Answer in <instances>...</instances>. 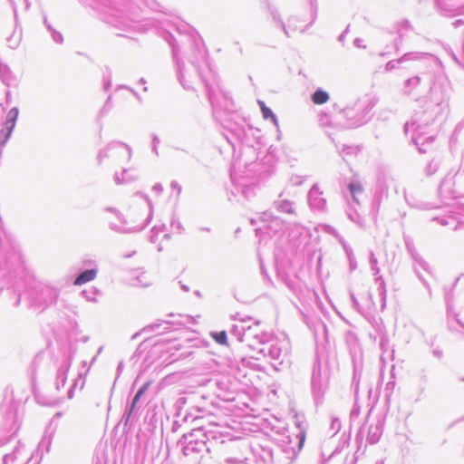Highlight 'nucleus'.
<instances>
[{
  "instance_id": "1",
  "label": "nucleus",
  "mask_w": 464,
  "mask_h": 464,
  "mask_svg": "<svg viewBox=\"0 0 464 464\" xmlns=\"http://www.w3.org/2000/svg\"><path fill=\"white\" fill-rule=\"evenodd\" d=\"M173 28L179 34V39H177L169 31H165L162 37L171 48L172 59L180 84L184 89L191 90L194 80L199 79L205 85L213 117L225 124L224 116L235 111L234 102L222 90L219 79L209 63L203 41L195 34L188 33L190 28L188 24H175ZM224 126L228 128L227 125Z\"/></svg>"
},
{
  "instance_id": "2",
  "label": "nucleus",
  "mask_w": 464,
  "mask_h": 464,
  "mask_svg": "<svg viewBox=\"0 0 464 464\" xmlns=\"http://www.w3.org/2000/svg\"><path fill=\"white\" fill-rule=\"evenodd\" d=\"M451 88L447 80H437L430 88L429 93L421 101L422 110L416 112L410 121L404 124V132L411 130L412 143L420 153H426L434 142L436 134L426 129L450 110Z\"/></svg>"
},
{
  "instance_id": "3",
  "label": "nucleus",
  "mask_w": 464,
  "mask_h": 464,
  "mask_svg": "<svg viewBox=\"0 0 464 464\" xmlns=\"http://www.w3.org/2000/svg\"><path fill=\"white\" fill-rule=\"evenodd\" d=\"M79 2L96 12L98 18L118 30L121 36L124 33L140 32L143 20L140 7L133 0H79ZM151 10H157L155 0H142Z\"/></svg>"
},
{
  "instance_id": "4",
  "label": "nucleus",
  "mask_w": 464,
  "mask_h": 464,
  "mask_svg": "<svg viewBox=\"0 0 464 464\" xmlns=\"http://www.w3.org/2000/svg\"><path fill=\"white\" fill-rule=\"evenodd\" d=\"M268 340L258 348L257 352L264 356H267L272 361V365L276 370H280V366L288 365L290 345L286 338L279 339L272 334Z\"/></svg>"
},
{
  "instance_id": "5",
  "label": "nucleus",
  "mask_w": 464,
  "mask_h": 464,
  "mask_svg": "<svg viewBox=\"0 0 464 464\" xmlns=\"http://www.w3.org/2000/svg\"><path fill=\"white\" fill-rule=\"evenodd\" d=\"M329 376L327 362H323L319 356H316L313 364L311 376V392L316 406L324 402V393L328 387Z\"/></svg>"
},
{
  "instance_id": "6",
  "label": "nucleus",
  "mask_w": 464,
  "mask_h": 464,
  "mask_svg": "<svg viewBox=\"0 0 464 464\" xmlns=\"http://www.w3.org/2000/svg\"><path fill=\"white\" fill-rule=\"evenodd\" d=\"M251 169L246 171V175L237 176L231 172L230 178L232 181V188L228 194V199L241 201L242 199H250L256 195L257 188V178L255 175H250Z\"/></svg>"
},
{
  "instance_id": "7",
  "label": "nucleus",
  "mask_w": 464,
  "mask_h": 464,
  "mask_svg": "<svg viewBox=\"0 0 464 464\" xmlns=\"http://www.w3.org/2000/svg\"><path fill=\"white\" fill-rule=\"evenodd\" d=\"M208 440L207 432L202 428H196L183 434L178 444L181 446L182 453L185 456H198L204 451H209L207 446Z\"/></svg>"
},
{
  "instance_id": "8",
  "label": "nucleus",
  "mask_w": 464,
  "mask_h": 464,
  "mask_svg": "<svg viewBox=\"0 0 464 464\" xmlns=\"http://www.w3.org/2000/svg\"><path fill=\"white\" fill-rule=\"evenodd\" d=\"M373 105L366 100H358L352 106L343 110L349 128H355L366 123L371 119V111Z\"/></svg>"
},
{
  "instance_id": "9",
  "label": "nucleus",
  "mask_w": 464,
  "mask_h": 464,
  "mask_svg": "<svg viewBox=\"0 0 464 464\" xmlns=\"http://www.w3.org/2000/svg\"><path fill=\"white\" fill-rule=\"evenodd\" d=\"M371 411L372 410L369 411L365 422L360 427L359 431L356 434L355 440L358 444L362 442L365 433L367 442L370 444H376L382 435L385 422L384 417L377 415L375 418L371 420Z\"/></svg>"
},
{
  "instance_id": "10",
  "label": "nucleus",
  "mask_w": 464,
  "mask_h": 464,
  "mask_svg": "<svg viewBox=\"0 0 464 464\" xmlns=\"http://www.w3.org/2000/svg\"><path fill=\"white\" fill-rule=\"evenodd\" d=\"M24 272L23 262L20 254L14 249L7 251L4 256L0 254V280H12L20 276Z\"/></svg>"
},
{
  "instance_id": "11",
  "label": "nucleus",
  "mask_w": 464,
  "mask_h": 464,
  "mask_svg": "<svg viewBox=\"0 0 464 464\" xmlns=\"http://www.w3.org/2000/svg\"><path fill=\"white\" fill-rule=\"evenodd\" d=\"M58 297V291L49 285H39L31 292L30 298L32 305L43 310L54 303Z\"/></svg>"
},
{
  "instance_id": "12",
  "label": "nucleus",
  "mask_w": 464,
  "mask_h": 464,
  "mask_svg": "<svg viewBox=\"0 0 464 464\" xmlns=\"http://www.w3.org/2000/svg\"><path fill=\"white\" fill-rule=\"evenodd\" d=\"M19 115L18 107L11 108L5 116V121L3 123V127L0 130V147L5 146L7 141L12 136V133L15 128L16 121Z\"/></svg>"
},
{
  "instance_id": "13",
  "label": "nucleus",
  "mask_w": 464,
  "mask_h": 464,
  "mask_svg": "<svg viewBox=\"0 0 464 464\" xmlns=\"http://www.w3.org/2000/svg\"><path fill=\"white\" fill-rule=\"evenodd\" d=\"M260 323L257 321L254 325H247L246 329V342L254 350H258L260 346L268 340L271 333L259 329Z\"/></svg>"
},
{
  "instance_id": "14",
  "label": "nucleus",
  "mask_w": 464,
  "mask_h": 464,
  "mask_svg": "<svg viewBox=\"0 0 464 464\" xmlns=\"http://www.w3.org/2000/svg\"><path fill=\"white\" fill-rule=\"evenodd\" d=\"M138 194L140 195V197H142L148 203L149 214H148L145 221L140 226H135V227H121V226L117 225L116 223L111 222L109 224V227L111 230L121 233V234L135 233V232H140V231L143 230L150 224V222L151 221V219L153 218L152 202L150 201V199L149 198V197L146 194H142V193H138Z\"/></svg>"
},
{
  "instance_id": "15",
  "label": "nucleus",
  "mask_w": 464,
  "mask_h": 464,
  "mask_svg": "<svg viewBox=\"0 0 464 464\" xmlns=\"http://www.w3.org/2000/svg\"><path fill=\"white\" fill-rule=\"evenodd\" d=\"M373 328H374L375 333L374 334L370 333L369 334L370 338L373 339L374 342H376L377 339L379 338V346H380V349L382 350V353H386L389 352L393 353V350L392 349V347L390 345L389 336H388L386 328H385L382 321V320L375 321L373 324Z\"/></svg>"
},
{
  "instance_id": "16",
  "label": "nucleus",
  "mask_w": 464,
  "mask_h": 464,
  "mask_svg": "<svg viewBox=\"0 0 464 464\" xmlns=\"http://www.w3.org/2000/svg\"><path fill=\"white\" fill-rule=\"evenodd\" d=\"M73 353V352H70L68 354H64L61 362L58 365L54 383L57 391H60L61 388L63 387L66 382L67 374L72 365Z\"/></svg>"
},
{
  "instance_id": "17",
  "label": "nucleus",
  "mask_w": 464,
  "mask_h": 464,
  "mask_svg": "<svg viewBox=\"0 0 464 464\" xmlns=\"http://www.w3.org/2000/svg\"><path fill=\"white\" fill-rule=\"evenodd\" d=\"M318 184H314L308 191L307 200L309 207L314 211L323 212L326 209V199Z\"/></svg>"
},
{
  "instance_id": "18",
  "label": "nucleus",
  "mask_w": 464,
  "mask_h": 464,
  "mask_svg": "<svg viewBox=\"0 0 464 464\" xmlns=\"http://www.w3.org/2000/svg\"><path fill=\"white\" fill-rule=\"evenodd\" d=\"M449 176L450 173L441 180L438 191L441 201L446 205H450V200H454L459 197L453 188L454 182L452 178Z\"/></svg>"
},
{
  "instance_id": "19",
  "label": "nucleus",
  "mask_w": 464,
  "mask_h": 464,
  "mask_svg": "<svg viewBox=\"0 0 464 464\" xmlns=\"http://www.w3.org/2000/svg\"><path fill=\"white\" fill-rule=\"evenodd\" d=\"M369 263L371 266V270L372 271V274L374 276V282L377 285V291L381 298L383 300L386 299V286L384 279L382 276H379L380 273V267L378 266V260L375 257L372 251H370L369 254Z\"/></svg>"
},
{
  "instance_id": "20",
  "label": "nucleus",
  "mask_w": 464,
  "mask_h": 464,
  "mask_svg": "<svg viewBox=\"0 0 464 464\" xmlns=\"http://www.w3.org/2000/svg\"><path fill=\"white\" fill-rule=\"evenodd\" d=\"M431 220L437 221L440 226L450 227L454 231L464 228V222L453 216L435 217Z\"/></svg>"
},
{
  "instance_id": "21",
  "label": "nucleus",
  "mask_w": 464,
  "mask_h": 464,
  "mask_svg": "<svg viewBox=\"0 0 464 464\" xmlns=\"http://www.w3.org/2000/svg\"><path fill=\"white\" fill-rule=\"evenodd\" d=\"M405 246L408 253L411 256L412 260L420 266L424 271H429V264L418 254L412 241L406 239Z\"/></svg>"
},
{
  "instance_id": "22",
  "label": "nucleus",
  "mask_w": 464,
  "mask_h": 464,
  "mask_svg": "<svg viewBox=\"0 0 464 464\" xmlns=\"http://www.w3.org/2000/svg\"><path fill=\"white\" fill-rule=\"evenodd\" d=\"M265 4H266V9L268 10V12L270 13V15L272 17V20L273 22L275 23L276 26L279 27L283 32L284 34L286 35V36H289V33H288V29L287 27L285 26V23L283 22L282 18H281V15L279 14V12L277 11V9L276 7H274L268 0H265Z\"/></svg>"
},
{
  "instance_id": "23",
  "label": "nucleus",
  "mask_w": 464,
  "mask_h": 464,
  "mask_svg": "<svg viewBox=\"0 0 464 464\" xmlns=\"http://www.w3.org/2000/svg\"><path fill=\"white\" fill-rule=\"evenodd\" d=\"M282 193L279 195V198L275 200L273 203L274 208L281 213L295 214V202L288 199H283Z\"/></svg>"
},
{
  "instance_id": "24",
  "label": "nucleus",
  "mask_w": 464,
  "mask_h": 464,
  "mask_svg": "<svg viewBox=\"0 0 464 464\" xmlns=\"http://www.w3.org/2000/svg\"><path fill=\"white\" fill-rule=\"evenodd\" d=\"M117 146H122V147L126 148V150L128 151V160H130L131 155H132L131 148L126 143L120 142V141H113V142L110 143L106 148L100 150L99 154H98L99 163H101L103 159H105L109 156L108 152L111 149L115 148Z\"/></svg>"
},
{
  "instance_id": "25",
  "label": "nucleus",
  "mask_w": 464,
  "mask_h": 464,
  "mask_svg": "<svg viewBox=\"0 0 464 464\" xmlns=\"http://www.w3.org/2000/svg\"><path fill=\"white\" fill-rule=\"evenodd\" d=\"M138 179V175L133 173L131 169H123L121 173L114 174V181L117 185L132 182Z\"/></svg>"
},
{
  "instance_id": "26",
  "label": "nucleus",
  "mask_w": 464,
  "mask_h": 464,
  "mask_svg": "<svg viewBox=\"0 0 464 464\" xmlns=\"http://www.w3.org/2000/svg\"><path fill=\"white\" fill-rule=\"evenodd\" d=\"M162 324H165L166 326L164 327L162 332H160V334H162V333L166 332L167 330H169L172 324L169 321H161L160 323H154V324H149V325L143 327L141 329V331L134 334L131 336V340H135L136 338H138V336H140L141 333H150V332L159 331V329L160 328V326Z\"/></svg>"
},
{
  "instance_id": "27",
  "label": "nucleus",
  "mask_w": 464,
  "mask_h": 464,
  "mask_svg": "<svg viewBox=\"0 0 464 464\" xmlns=\"http://www.w3.org/2000/svg\"><path fill=\"white\" fill-rule=\"evenodd\" d=\"M1 82L9 88L15 82V76L7 64L0 63Z\"/></svg>"
},
{
  "instance_id": "28",
  "label": "nucleus",
  "mask_w": 464,
  "mask_h": 464,
  "mask_svg": "<svg viewBox=\"0 0 464 464\" xmlns=\"http://www.w3.org/2000/svg\"><path fill=\"white\" fill-rule=\"evenodd\" d=\"M97 268H91L82 271L74 279V285H81L93 280L97 276Z\"/></svg>"
},
{
  "instance_id": "29",
  "label": "nucleus",
  "mask_w": 464,
  "mask_h": 464,
  "mask_svg": "<svg viewBox=\"0 0 464 464\" xmlns=\"http://www.w3.org/2000/svg\"><path fill=\"white\" fill-rule=\"evenodd\" d=\"M17 278H18V276L13 277L12 280H8V278L5 279V281L4 280H0V284H1L0 290H3V288L5 285H10V286H7V289L9 290L10 287H12L13 291L16 295V299H15V301L14 303V306H18V304H20V299H21V295H22L21 292L17 289V285H18Z\"/></svg>"
},
{
  "instance_id": "30",
  "label": "nucleus",
  "mask_w": 464,
  "mask_h": 464,
  "mask_svg": "<svg viewBox=\"0 0 464 464\" xmlns=\"http://www.w3.org/2000/svg\"><path fill=\"white\" fill-rule=\"evenodd\" d=\"M432 55L429 53L409 52L401 56L403 63L409 61H425L432 59Z\"/></svg>"
},
{
  "instance_id": "31",
  "label": "nucleus",
  "mask_w": 464,
  "mask_h": 464,
  "mask_svg": "<svg viewBox=\"0 0 464 464\" xmlns=\"http://www.w3.org/2000/svg\"><path fill=\"white\" fill-rule=\"evenodd\" d=\"M329 93L321 88L315 90L314 92L311 95L312 102L317 105L326 103L329 101Z\"/></svg>"
},
{
  "instance_id": "32",
  "label": "nucleus",
  "mask_w": 464,
  "mask_h": 464,
  "mask_svg": "<svg viewBox=\"0 0 464 464\" xmlns=\"http://www.w3.org/2000/svg\"><path fill=\"white\" fill-rule=\"evenodd\" d=\"M420 81H421V79L418 75H415L413 77L407 79L404 82L403 92L408 95L411 94V92L413 90H415L420 85Z\"/></svg>"
},
{
  "instance_id": "33",
  "label": "nucleus",
  "mask_w": 464,
  "mask_h": 464,
  "mask_svg": "<svg viewBox=\"0 0 464 464\" xmlns=\"http://www.w3.org/2000/svg\"><path fill=\"white\" fill-rule=\"evenodd\" d=\"M348 189L351 193V196L353 198V200L355 202V203H359V200L357 198V195H360L363 192V188L361 184L360 181L358 180H352L349 184H348Z\"/></svg>"
},
{
  "instance_id": "34",
  "label": "nucleus",
  "mask_w": 464,
  "mask_h": 464,
  "mask_svg": "<svg viewBox=\"0 0 464 464\" xmlns=\"http://www.w3.org/2000/svg\"><path fill=\"white\" fill-rule=\"evenodd\" d=\"M137 401L131 400L130 405L127 406L125 412L121 418V421L124 422L125 426L128 425V423L130 421L132 415L135 413L137 410Z\"/></svg>"
},
{
  "instance_id": "35",
  "label": "nucleus",
  "mask_w": 464,
  "mask_h": 464,
  "mask_svg": "<svg viewBox=\"0 0 464 464\" xmlns=\"http://www.w3.org/2000/svg\"><path fill=\"white\" fill-rule=\"evenodd\" d=\"M246 329L245 325H233L230 334L237 337L238 342H246Z\"/></svg>"
},
{
  "instance_id": "36",
  "label": "nucleus",
  "mask_w": 464,
  "mask_h": 464,
  "mask_svg": "<svg viewBox=\"0 0 464 464\" xmlns=\"http://www.w3.org/2000/svg\"><path fill=\"white\" fill-rule=\"evenodd\" d=\"M111 70L106 66L102 72L103 90L107 92L111 87Z\"/></svg>"
},
{
  "instance_id": "37",
  "label": "nucleus",
  "mask_w": 464,
  "mask_h": 464,
  "mask_svg": "<svg viewBox=\"0 0 464 464\" xmlns=\"http://www.w3.org/2000/svg\"><path fill=\"white\" fill-rule=\"evenodd\" d=\"M440 166V159H432L426 167V174L428 176H431L435 174Z\"/></svg>"
},
{
  "instance_id": "38",
  "label": "nucleus",
  "mask_w": 464,
  "mask_h": 464,
  "mask_svg": "<svg viewBox=\"0 0 464 464\" xmlns=\"http://www.w3.org/2000/svg\"><path fill=\"white\" fill-rule=\"evenodd\" d=\"M210 335L218 344L224 345L227 343V335L226 331L212 332Z\"/></svg>"
},
{
  "instance_id": "39",
  "label": "nucleus",
  "mask_w": 464,
  "mask_h": 464,
  "mask_svg": "<svg viewBox=\"0 0 464 464\" xmlns=\"http://www.w3.org/2000/svg\"><path fill=\"white\" fill-rule=\"evenodd\" d=\"M151 382H144L140 388L139 390L137 391V392L135 393V395L133 396L132 398V401H135L137 402L140 401V398L145 394V392H147L149 387L150 386Z\"/></svg>"
},
{
  "instance_id": "40",
  "label": "nucleus",
  "mask_w": 464,
  "mask_h": 464,
  "mask_svg": "<svg viewBox=\"0 0 464 464\" xmlns=\"http://www.w3.org/2000/svg\"><path fill=\"white\" fill-rule=\"evenodd\" d=\"M151 382H144L140 388L139 390L137 391V392L135 393V395L133 396L132 398V401H135L137 402L140 401V398L145 394V392H147L149 387L150 386Z\"/></svg>"
},
{
  "instance_id": "41",
  "label": "nucleus",
  "mask_w": 464,
  "mask_h": 464,
  "mask_svg": "<svg viewBox=\"0 0 464 464\" xmlns=\"http://www.w3.org/2000/svg\"><path fill=\"white\" fill-rule=\"evenodd\" d=\"M151 382H144L140 388L139 390L137 391V392L135 393V395L133 396L132 398V401H135L137 402L140 401V398L145 394V392H147L149 387L150 386Z\"/></svg>"
},
{
  "instance_id": "42",
  "label": "nucleus",
  "mask_w": 464,
  "mask_h": 464,
  "mask_svg": "<svg viewBox=\"0 0 464 464\" xmlns=\"http://www.w3.org/2000/svg\"><path fill=\"white\" fill-rule=\"evenodd\" d=\"M262 115H263L264 119H266V120L270 119L273 121V123L275 124V126H276V127L278 126L277 118L270 108H268V107L263 108Z\"/></svg>"
},
{
  "instance_id": "43",
  "label": "nucleus",
  "mask_w": 464,
  "mask_h": 464,
  "mask_svg": "<svg viewBox=\"0 0 464 464\" xmlns=\"http://www.w3.org/2000/svg\"><path fill=\"white\" fill-rule=\"evenodd\" d=\"M47 30L50 32L53 42L56 44H63V37L60 32L56 31L51 24H47Z\"/></svg>"
},
{
  "instance_id": "44",
  "label": "nucleus",
  "mask_w": 464,
  "mask_h": 464,
  "mask_svg": "<svg viewBox=\"0 0 464 464\" xmlns=\"http://www.w3.org/2000/svg\"><path fill=\"white\" fill-rule=\"evenodd\" d=\"M402 63H403V62L401 57L398 59L391 60L385 64L384 70L386 72H392V71L399 68L401 66V64H402Z\"/></svg>"
},
{
  "instance_id": "45",
  "label": "nucleus",
  "mask_w": 464,
  "mask_h": 464,
  "mask_svg": "<svg viewBox=\"0 0 464 464\" xmlns=\"http://www.w3.org/2000/svg\"><path fill=\"white\" fill-rule=\"evenodd\" d=\"M358 151L359 149L357 147L343 145L339 153L344 159L345 156L357 154Z\"/></svg>"
},
{
  "instance_id": "46",
  "label": "nucleus",
  "mask_w": 464,
  "mask_h": 464,
  "mask_svg": "<svg viewBox=\"0 0 464 464\" xmlns=\"http://www.w3.org/2000/svg\"><path fill=\"white\" fill-rule=\"evenodd\" d=\"M165 229V225H162L161 227H157V226H154L152 228H151V231H150V241L151 243H155L156 242V239H157V237L158 235L163 231Z\"/></svg>"
},
{
  "instance_id": "47",
  "label": "nucleus",
  "mask_w": 464,
  "mask_h": 464,
  "mask_svg": "<svg viewBox=\"0 0 464 464\" xmlns=\"http://www.w3.org/2000/svg\"><path fill=\"white\" fill-rule=\"evenodd\" d=\"M11 103H12L11 91L9 89H7L5 91V101L0 102V107L2 108L3 111H5L10 106Z\"/></svg>"
},
{
  "instance_id": "48",
  "label": "nucleus",
  "mask_w": 464,
  "mask_h": 464,
  "mask_svg": "<svg viewBox=\"0 0 464 464\" xmlns=\"http://www.w3.org/2000/svg\"><path fill=\"white\" fill-rule=\"evenodd\" d=\"M341 420L338 418H333L331 421L330 430L333 435L336 434L341 429Z\"/></svg>"
},
{
  "instance_id": "49",
  "label": "nucleus",
  "mask_w": 464,
  "mask_h": 464,
  "mask_svg": "<svg viewBox=\"0 0 464 464\" xmlns=\"http://www.w3.org/2000/svg\"><path fill=\"white\" fill-rule=\"evenodd\" d=\"M271 225L265 224L263 227L256 228V235L259 237L261 234H267L271 237Z\"/></svg>"
},
{
  "instance_id": "50",
  "label": "nucleus",
  "mask_w": 464,
  "mask_h": 464,
  "mask_svg": "<svg viewBox=\"0 0 464 464\" xmlns=\"http://www.w3.org/2000/svg\"><path fill=\"white\" fill-rule=\"evenodd\" d=\"M296 425L299 429V432L297 435L299 438V445H300V447H302V445L304 441V439H305V432H304V429L302 427V424L299 420H297Z\"/></svg>"
},
{
  "instance_id": "51",
  "label": "nucleus",
  "mask_w": 464,
  "mask_h": 464,
  "mask_svg": "<svg viewBox=\"0 0 464 464\" xmlns=\"http://www.w3.org/2000/svg\"><path fill=\"white\" fill-rule=\"evenodd\" d=\"M171 227L176 229L179 234L183 232L184 227H182V224L180 221L176 218L175 217L171 219Z\"/></svg>"
},
{
  "instance_id": "52",
  "label": "nucleus",
  "mask_w": 464,
  "mask_h": 464,
  "mask_svg": "<svg viewBox=\"0 0 464 464\" xmlns=\"http://www.w3.org/2000/svg\"><path fill=\"white\" fill-rule=\"evenodd\" d=\"M359 415H360V407L357 403H354L353 406V409L351 411V413H350L351 421L357 419L359 417Z\"/></svg>"
},
{
  "instance_id": "53",
  "label": "nucleus",
  "mask_w": 464,
  "mask_h": 464,
  "mask_svg": "<svg viewBox=\"0 0 464 464\" xmlns=\"http://www.w3.org/2000/svg\"><path fill=\"white\" fill-rule=\"evenodd\" d=\"M52 439L50 437H44L41 440L39 447L44 448L45 447L46 451L48 452L51 447Z\"/></svg>"
},
{
  "instance_id": "54",
  "label": "nucleus",
  "mask_w": 464,
  "mask_h": 464,
  "mask_svg": "<svg viewBox=\"0 0 464 464\" xmlns=\"http://www.w3.org/2000/svg\"><path fill=\"white\" fill-rule=\"evenodd\" d=\"M352 384L354 387L355 397H357L358 391H359V380L357 379V369L356 368H354V371H353V378Z\"/></svg>"
},
{
  "instance_id": "55",
  "label": "nucleus",
  "mask_w": 464,
  "mask_h": 464,
  "mask_svg": "<svg viewBox=\"0 0 464 464\" xmlns=\"http://www.w3.org/2000/svg\"><path fill=\"white\" fill-rule=\"evenodd\" d=\"M261 219L263 222L266 223L267 221H271L272 223H276V224H278V219L277 218H273L271 214L268 213V212H264L261 216Z\"/></svg>"
},
{
  "instance_id": "56",
  "label": "nucleus",
  "mask_w": 464,
  "mask_h": 464,
  "mask_svg": "<svg viewBox=\"0 0 464 464\" xmlns=\"http://www.w3.org/2000/svg\"><path fill=\"white\" fill-rule=\"evenodd\" d=\"M15 451H16V449L14 450V451L12 454H5L3 457V463L8 464L10 461L14 462L16 459Z\"/></svg>"
},
{
  "instance_id": "57",
  "label": "nucleus",
  "mask_w": 464,
  "mask_h": 464,
  "mask_svg": "<svg viewBox=\"0 0 464 464\" xmlns=\"http://www.w3.org/2000/svg\"><path fill=\"white\" fill-rule=\"evenodd\" d=\"M107 210L111 211V212H114L116 214V217H117L118 220L121 224H123V225L127 224V220L125 219L124 216L121 213H120L119 211H117L116 209H114L112 208H108Z\"/></svg>"
},
{
  "instance_id": "58",
  "label": "nucleus",
  "mask_w": 464,
  "mask_h": 464,
  "mask_svg": "<svg viewBox=\"0 0 464 464\" xmlns=\"http://www.w3.org/2000/svg\"><path fill=\"white\" fill-rule=\"evenodd\" d=\"M160 144V139L157 135H152V151L158 155V145Z\"/></svg>"
},
{
  "instance_id": "59",
  "label": "nucleus",
  "mask_w": 464,
  "mask_h": 464,
  "mask_svg": "<svg viewBox=\"0 0 464 464\" xmlns=\"http://www.w3.org/2000/svg\"><path fill=\"white\" fill-rule=\"evenodd\" d=\"M447 312H448V315L449 316H453L456 321L461 324V323L459 321V319L457 318L458 314L456 313L453 312V309H452V306L451 304H450L449 300H447Z\"/></svg>"
},
{
  "instance_id": "60",
  "label": "nucleus",
  "mask_w": 464,
  "mask_h": 464,
  "mask_svg": "<svg viewBox=\"0 0 464 464\" xmlns=\"http://www.w3.org/2000/svg\"><path fill=\"white\" fill-rule=\"evenodd\" d=\"M291 180L294 183V185L300 186L304 181V178L302 176H295V177H292Z\"/></svg>"
},
{
  "instance_id": "61",
  "label": "nucleus",
  "mask_w": 464,
  "mask_h": 464,
  "mask_svg": "<svg viewBox=\"0 0 464 464\" xmlns=\"http://www.w3.org/2000/svg\"><path fill=\"white\" fill-rule=\"evenodd\" d=\"M350 298H351V302H352V305L354 309L356 310H359V302L358 300L356 299L355 295L353 293H350Z\"/></svg>"
},
{
  "instance_id": "62",
  "label": "nucleus",
  "mask_w": 464,
  "mask_h": 464,
  "mask_svg": "<svg viewBox=\"0 0 464 464\" xmlns=\"http://www.w3.org/2000/svg\"><path fill=\"white\" fill-rule=\"evenodd\" d=\"M310 5H311V11H312V15H313V20L311 22L314 23V21L315 20V17H316V11H317V6L315 5V3H314L313 0H310Z\"/></svg>"
},
{
  "instance_id": "63",
  "label": "nucleus",
  "mask_w": 464,
  "mask_h": 464,
  "mask_svg": "<svg viewBox=\"0 0 464 464\" xmlns=\"http://www.w3.org/2000/svg\"><path fill=\"white\" fill-rule=\"evenodd\" d=\"M401 44V35L400 34L398 38L394 39L393 45L395 48L396 53L400 52Z\"/></svg>"
},
{
  "instance_id": "64",
  "label": "nucleus",
  "mask_w": 464,
  "mask_h": 464,
  "mask_svg": "<svg viewBox=\"0 0 464 464\" xmlns=\"http://www.w3.org/2000/svg\"><path fill=\"white\" fill-rule=\"evenodd\" d=\"M170 187L172 189H176L178 192V196L181 193V186L176 180H172L170 183Z\"/></svg>"
}]
</instances>
